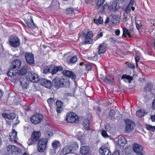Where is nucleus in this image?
I'll use <instances>...</instances> for the list:
<instances>
[{"instance_id": "obj_1", "label": "nucleus", "mask_w": 155, "mask_h": 155, "mask_svg": "<svg viewBox=\"0 0 155 155\" xmlns=\"http://www.w3.org/2000/svg\"><path fill=\"white\" fill-rule=\"evenodd\" d=\"M41 136L40 131L34 132L31 136V137L28 141V144L29 145L35 144Z\"/></svg>"}, {"instance_id": "obj_27", "label": "nucleus", "mask_w": 155, "mask_h": 155, "mask_svg": "<svg viewBox=\"0 0 155 155\" xmlns=\"http://www.w3.org/2000/svg\"><path fill=\"white\" fill-rule=\"evenodd\" d=\"M106 50V46L105 43L100 44L99 47L98 53L100 54L104 53Z\"/></svg>"}, {"instance_id": "obj_24", "label": "nucleus", "mask_w": 155, "mask_h": 155, "mask_svg": "<svg viewBox=\"0 0 155 155\" xmlns=\"http://www.w3.org/2000/svg\"><path fill=\"white\" fill-rule=\"evenodd\" d=\"M71 149L70 146H66L61 151V154H62V155H66L69 153H72V150Z\"/></svg>"}, {"instance_id": "obj_45", "label": "nucleus", "mask_w": 155, "mask_h": 155, "mask_svg": "<svg viewBox=\"0 0 155 155\" xmlns=\"http://www.w3.org/2000/svg\"><path fill=\"white\" fill-rule=\"evenodd\" d=\"M136 28L139 31V30L142 27V25L140 21H138L135 23Z\"/></svg>"}, {"instance_id": "obj_60", "label": "nucleus", "mask_w": 155, "mask_h": 155, "mask_svg": "<svg viewBox=\"0 0 155 155\" xmlns=\"http://www.w3.org/2000/svg\"><path fill=\"white\" fill-rule=\"evenodd\" d=\"M152 107L153 110H155V98L153 99L152 102Z\"/></svg>"}, {"instance_id": "obj_37", "label": "nucleus", "mask_w": 155, "mask_h": 155, "mask_svg": "<svg viewBox=\"0 0 155 155\" xmlns=\"http://www.w3.org/2000/svg\"><path fill=\"white\" fill-rule=\"evenodd\" d=\"M90 121L89 120H84L83 121L84 127L87 130H90L89 128Z\"/></svg>"}, {"instance_id": "obj_25", "label": "nucleus", "mask_w": 155, "mask_h": 155, "mask_svg": "<svg viewBox=\"0 0 155 155\" xmlns=\"http://www.w3.org/2000/svg\"><path fill=\"white\" fill-rule=\"evenodd\" d=\"M61 87H68L70 85V82L68 79L67 78H61Z\"/></svg>"}, {"instance_id": "obj_64", "label": "nucleus", "mask_w": 155, "mask_h": 155, "mask_svg": "<svg viewBox=\"0 0 155 155\" xmlns=\"http://www.w3.org/2000/svg\"><path fill=\"white\" fill-rule=\"evenodd\" d=\"M18 117L17 118L16 121L13 124L14 125L18 124L20 122L19 120L18 119Z\"/></svg>"}, {"instance_id": "obj_29", "label": "nucleus", "mask_w": 155, "mask_h": 155, "mask_svg": "<svg viewBox=\"0 0 155 155\" xmlns=\"http://www.w3.org/2000/svg\"><path fill=\"white\" fill-rule=\"evenodd\" d=\"M134 0H130V2L125 9V11L126 13L128 14L130 12L132 6H133L134 4Z\"/></svg>"}, {"instance_id": "obj_31", "label": "nucleus", "mask_w": 155, "mask_h": 155, "mask_svg": "<svg viewBox=\"0 0 155 155\" xmlns=\"http://www.w3.org/2000/svg\"><path fill=\"white\" fill-rule=\"evenodd\" d=\"M78 61V58L76 55H74L70 59L67 61L68 64L71 65L75 64Z\"/></svg>"}, {"instance_id": "obj_39", "label": "nucleus", "mask_w": 155, "mask_h": 155, "mask_svg": "<svg viewBox=\"0 0 155 155\" xmlns=\"http://www.w3.org/2000/svg\"><path fill=\"white\" fill-rule=\"evenodd\" d=\"M34 73L31 72H27L26 74L25 78L27 80L32 82V77L33 76Z\"/></svg>"}, {"instance_id": "obj_3", "label": "nucleus", "mask_w": 155, "mask_h": 155, "mask_svg": "<svg viewBox=\"0 0 155 155\" xmlns=\"http://www.w3.org/2000/svg\"><path fill=\"white\" fill-rule=\"evenodd\" d=\"M48 142L47 138H41L38 140L37 149L38 151L42 152L46 149V144Z\"/></svg>"}, {"instance_id": "obj_59", "label": "nucleus", "mask_w": 155, "mask_h": 155, "mask_svg": "<svg viewBox=\"0 0 155 155\" xmlns=\"http://www.w3.org/2000/svg\"><path fill=\"white\" fill-rule=\"evenodd\" d=\"M104 8L105 10V9H110V5L109 6V5L107 3H105L104 6Z\"/></svg>"}, {"instance_id": "obj_57", "label": "nucleus", "mask_w": 155, "mask_h": 155, "mask_svg": "<svg viewBox=\"0 0 155 155\" xmlns=\"http://www.w3.org/2000/svg\"><path fill=\"white\" fill-rule=\"evenodd\" d=\"M110 126L109 124H106L105 126V128L106 130L107 131H109L110 130Z\"/></svg>"}, {"instance_id": "obj_23", "label": "nucleus", "mask_w": 155, "mask_h": 155, "mask_svg": "<svg viewBox=\"0 0 155 155\" xmlns=\"http://www.w3.org/2000/svg\"><path fill=\"white\" fill-rule=\"evenodd\" d=\"M17 73H18V70H17L11 67L10 68L8 71L7 74L9 77H13L16 75Z\"/></svg>"}, {"instance_id": "obj_52", "label": "nucleus", "mask_w": 155, "mask_h": 155, "mask_svg": "<svg viewBox=\"0 0 155 155\" xmlns=\"http://www.w3.org/2000/svg\"><path fill=\"white\" fill-rule=\"evenodd\" d=\"M85 68L87 71H89L91 69V66L89 64L84 65Z\"/></svg>"}, {"instance_id": "obj_7", "label": "nucleus", "mask_w": 155, "mask_h": 155, "mask_svg": "<svg viewBox=\"0 0 155 155\" xmlns=\"http://www.w3.org/2000/svg\"><path fill=\"white\" fill-rule=\"evenodd\" d=\"M125 123L126 126L125 132L127 133H129L134 129V127L135 126V124L129 119H126Z\"/></svg>"}, {"instance_id": "obj_15", "label": "nucleus", "mask_w": 155, "mask_h": 155, "mask_svg": "<svg viewBox=\"0 0 155 155\" xmlns=\"http://www.w3.org/2000/svg\"><path fill=\"white\" fill-rule=\"evenodd\" d=\"M123 34L122 36L123 38L126 37L127 35H128L129 37L130 38L132 37V35L134 34V32L132 29H130L129 30L126 28H123Z\"/></svg>"}, {"instance_id": "obj_16", "label": "nucleus", "mask_w": 155, "mask_h": 155, "mask_svg": "<svg viewBox=\"0 0 155 155\" xmlns=\"http://www.w3.org/2000/svg\"><path fill=\"white\" fill-rule=\"evenodd\" d=\"M21 64V62L20 60L16 59L12 61L11 67L17 70L20 67Z\"/></svg>"}, {"instance_id": "obj_36", "label": "nucleus", "mask_w": 155, "mask_h": 155, "mask_svg": "<svg viewBox=\"0 0 155 155\" xmlns=\"http://www.w3.org/2000/svg\"><path fill=\"white\" fill-rule=\"evenodd\" d=\"M153 85L150 82L147 83L146 86L144 88V91H151L153 87Z\"/></svg>"}, {"instance_id": "obj_56", "label": "nucleus", "mask_w": 155, "mask_h": 155, "mask_svg": "<svg viewBox=\"0 0 155 155\" xmlns=\"http://www.w3.org/2000/svg\"><path fill=\"white\" fill-rule=\"evenodd\" d=\"M136 115L138 117H140L142 116V114L140 111L138 110L136 112Z\"/></svg>"}, {"instance_id": "obj_40", "label": "nucleus", "mask_w": 155, "mask_h": 155, "mask_svg": "<svg viewBox=\"0 0 155 155\" xmlns=\"http://www.w3.org/2000/svg\"><path fill=\"white\" fill-rule=\"evenodd\" d=\"M32 80V82L33 83H37L39 81H40V80L38 75L35 73H34Z\"/></svg>"}, {"instance_id": "obj_22", "label": "nucleus", "mask_w": 155, "mask_h": 155, "mask_svg": "<svg viewBox=\"0 0 155 155\" xmlns=\"http://www.w3.org/2000/svg\"><path fill=\"white\" fill-rule=\"evenodd\" d=\"M133 78L132 76L127 75L126 74H123L121 77V79L126 83L128 82L130 83L133 80Z\"/></svg>"}, {"instance_id": "obj_9", "label": "nucleus", "mask_w": 155, "mask_h": 155, "mask_svg": "<svg viewBox=\"0 0 155 155\" xmlns=\"http://www.w3.org/2000/svg\"><path fill=\"white\" fill-rule=\"evenodd\" d=\"M26 62L30 65L34 64L35 61L33 54L31 52H26L25 54Z\"/></svg>"}, {"instance_id": "obj_48", "label": "nucleus", "mask_w": 155, "mask_h": 155, "mask_svg": "<svg viewBox=\"0 0 155 155\" xmlns=\"http://www.w3.org/2000/svg\"><path fill=\"white\" fill-rule=\"evenodd\" d=\"M16 117L15 114L14 113H11L8 114V119L13 120Z\"/></svg>"}, {"instance_id": "obj_2", "label": "nucleus", "mask_w": 155, "mask_h": 155, "mask_svg": "<svg viewBox=\"0 0 155 155\" xmlns=\"http://www.w3.org/2000/svg\"><path fill=\"white\" fill-rule=\"evenodd\" d=\"M9 45L12 47L16 48L20 45V39L17 37L11 36L8 39Z\"/></svg>"}, {"instance_id": "obj_5", "label": "nucleus", "mask_w": 155, "mask_h": 155, "mask_svg": "<svg viewBox=\"0 0 155 155\" xmlns=\"http://www.w3.org/2000/svg\"><path fill=\"white\" fill-rule=\"evenodd\" d=\"M66 120L68 123H75L78 120V116L73 112H71L66 115Z\"/></svg>"}, {"instance_id": "obj_46", "label": "nucleus", "mask_w": 155, "mask_h": 155, "mask_svg": "<svg viewBox=\"0 0 155 155\" xmlns=\"http://www.w3.org/2000/svg\"><path fill=\"white\" fill-rule=\"evenodd\" d=\"M135 61H140V53L139 51H135Z\"/></svg>"}, {"instance_id": "obj_26", "label": "nucleus", "mask_w": 155, "mask_h": 155, "mask_svg": "<svg viewBox=\"0 0 155 155\" xmlns=\"http://www.w3.org/2000/svg\"><path fill=\"white\" fill-rule=\"evenodd\" d=\"M26 23L28 27L31 29H33L36 27L35 24L32 18H31L30 19L27 20Z\"/></svg>"}, {"instance_id": "obj_19", "label": "nucleus", "mask_w": 155, "mask_h": 155, "mask_svg": "<svg viewBox=\"0 0 155 155\" xmlns=\"http://www.w3.org/2000/svg\"><path fill=\"white\" fill-rule=\"evenodd\" d=\"M80 153L83 155H90V152L89 147L86 146H83L80 148Z\"/></svg>"}, {"instance_id": "obj_42", "label": "nucleus", "mask_w": 155, "mask_h": 155, "mask_svg": "<svg viewBox=\"0 0 155 155\" xmlns=\"http://www.w3.org/2000/svg\"><path fill=\"white\" fill-rule=\"evenodd\" d=\"M146 126L147 130L149 131L154 132L155 131V126H152L150 124H147Z\"/></svg>"}, {"instance_id": "obj_41", "label": "nucleus", "mask_w": 155, "mask_h": 155, "mask_svg": "<svg viewBox=\"0 0 155 155\" xmlns=\"http://www.w3.org/2000/svg\"><path fill=\"white\" fill-rule=\"evenodd\" d=\"M75 9L74 8H69L66 9V14L68 15H72Z\"/></svg>"}, {"instance_id": "obj_8", "label": "nucleus", "mask_w": 155, "mask_h": 155, "mask_svg": "<svg viewBox=\"0 0 155 155\" xmlns=\"http://www.w3.org/2000/svg\"><path fill=\"white\" fill-rule=\"evenodd\" d=\"M7 149L8 152V154H17L21 151V150L19 148L16 147L14 145H10L8 146Z\"/></svg>"}, {"instance_id": "obj_18", "label": "nucleus", "mask_w": 155, "mask_h": 155, "mask_svg": "<svg viewBox=\"0 0 155 155\" xmlns=\"http://www.w3.org/2000/svg\"><path fill=\"white\" fill-rule=\"evenodd\" d=\"M99 152L102 155H110L111 152L110 150L105 146H102L99 150Z\"/></svg>"}, {"instance_id": "obj_58", "label": "nucleus", "mask_w": 155, "mask_h": 155, "mask_svg": "<svg viewBox=\"0 0 155 155\" xmlns=\"http://www.w3.org/2000/svg\"><path fill=\"white\" fill-rule=\"evenodd\" d=\"M92 59L94 61H97L98 59L97 55L95 54L94 56H92Z\"/></svg>"}, {"instance_id": "obj_12", "label": "nucleus", "mask_w": 155, "mask_h": 155, "mask_svg": "<svg viewBox=\"0 0 155 155\" xmlns=\"http://www.w3.org/2000/svg\"><path fill=\"white\" fill-rule=\"evenodd\" d=\"M17 132L15 131V130L13 129L12 132L9 134V140L12 143H16L17 142L18 138L17 137Z\"/></svg>"}, {"instance_id": "obj_30", "label": "nucleus", "mask_w": 155, "mask_h": 155, "mask_svg": "<svg viewBox=\"0 0 155 155\" xmlns=\"http://www.w3.org/2000/svg\"><path fill=\"white\" fill-rule=\"evenodd\" d=\"M127 143V141L124 136H121L119 137L118 143L120 146L124 147Z\"/></svg>"}, {"instance_id": "obj_21", "label": "nucleus", "mask_w": 155, "mask_h": 155, "mask_svg": "<svg viewBox=\"0 0 155 155\" xmlns=\"http://www.w3.org/2000/svg\"><path fill=\"white\" fill-rule=\"evenodd\" d=\"M57 112L58 113H61L63 110V103L60 100H57L56 102Z\"/></svg>"}, {"instance_id": "obj_38", "label": "nucleus", "mask_w": 155, "mask_h": 155, "mask_svg": "<svg viewBox=\"0 0 155 155\" xmlns=\"http://www.w3.org/2000/svg\"><path fill=\"white\" fill-rule=\"evenodd\" d=\"M45 137H47V138L49 139L53 135V133L51 130L49 129L45 132Z\"/></svg>"}, {"instance_id": "obj_14", "label": "nucleus", "mask_w": 155, "mask_h": 155, "mask_svg": "<svg viewBox=\"0 0 155 155\" xmlns=\"http://www.w3.org/2000/svg\"><path fill=\"white\" fill-rule=\"evenodd\" d=\"M63 74L65 76L75 80L76 78V75L72 71L69 70H64L62 71Z\"/></svg>"}, {"instance_id": "obj_51", "label": "nucleus", "mask_w": 155, "mask_h": 155, "mask_svg": "<svg viewBox=\"0 0 155 155\" xmlns=\"http://www.w3.org/2000/svg\"><path fill=\"white\" fill-rule=\"evenodd\" d=\"M96 113L98 115L101 114V108L98 106L96 107Z\"/></svg>"}, {"instance_id": "obj_62", "label": "nucleus", "mask_w": 155, "mask_h": 155, "mask_svg": "<svg viewBox=\"0 0 155 155\" xmlns=\"http://www.w3.org/2000/svg\"><path fill=\"white\" fill-rule=\"evenodd\" d=\"M8 114L6 113H4L2 114V116L4 118H8Z\"/></svg>"}, {"instance_id": "obj_20", "label": "nucleus", "mask_w": 155, "mask_h": 155, "mask_svg": "<svg viewBox=\"0 0 155 155\" xmlns=\"http://www.w3.org/2000/svg\"><path fill=\"white\" fill-rule=\"evenodd\" d=\"M101 79L102 80L103 82L107 84H112L114 81V78L111 77L110 76L106 75L105 76H103Z\"/></svg>"}, {"instance_id": "obj_11", "label": "nucleus", "mask_w": 155, "mask_h": 155, "mask_svg": "<svg viewBox=\"0 0 155 155\" xmlns=\"http://www.w3.org/2000/svg\"><path fill=\"white\" fill-rule=\"evenodd\" d=\"M61 78L57 77L52 80V86L58 89L61 87Z\"/></svg>"}, {"instance_id": "obj_17", "label": "nucleus", "mask_w": 155, "mask_h": 155, "mask_svg": "<svg viewBox=\"0 0 155 155\" xmlns=\"http://www.w3.org/2000/svg\"><path fill=\"white\" fill-rule=\"evenodd\" d=\"M133 150L134 152L138 154L142 153L143 150L142 147L140 144L137 143H134L133 145Z\"/></svg>"}, {"instance_id": "obj_10", "label": "nucleus", "mask_w": 155, "mask_h": 155, "mask_svg": "<svg viewBox=\"0 0 155 155\" xmlns=\"http://www.w3.org/2000/svg\"><path fill=\"white\" fill-rule=\"evenodd\" d=\"M50 66V73L52 75L55 74L59 71H62L63 68L61 66H55L54 65H51Z\"/></svg>"}, {"instance_id": "obj_43", "label": "nucleus", "mask_w": 155, "mask_h": 155, "mask_svg": "<svg viewBox=\"0 0 155 155\" xmlns=\"http://www.w3.org/2000/svg\"><path fill=\"white\" fill-rule=\"evenodd\" d=\"M94 22L97 25H99L103 23V19L101 17H99L98 19H94Z\"/></svg>"}, {"instance_id": "obj_28", "label": "nucleus", "mask_w": 155, "mask_h": 155, "mask_svg": "<svg viewBox=\"0 0 155 155\" xmlns=\"http://www.w3.org/2000/svg\"><path fill=\"white\" fill-rule=\"evenodd\" d=\"M118 7L116 2L114 1L111 2L110 5V10L112 11H117L118 9Z\"/></svg>"}, {"instance_id": "obj_35", "label": "nucleus", "mask_w": 155, "mask_h": 155, "mask_svg": "<svg viewBox=\"0 0 155 155\" xmlns=\"http://www.w3.org/2000/svg\"><path fill=\"white\" fill-rule=\"evenodd\" d=\"M51 145L53 148L56 149L60 146L61 143L59 141L55 140L52 143Z\"/></svg>"}, {"instance_id": "obj_13", "label": "nucleus", "mask_w": 155, "mask_h": 155, "mask_svg": "<svg viewBox=\"0 0 155 155\" xmlns=\"http://www.w3.org/2000/svg\"><path fill=\"white\" fill-rule=\"evenodd\" d=\"M40 83L41 85L48 88H51L52 86L51 81L44 78L40 79Z\"/></svg>"}, {"instance_id": "obj_34", "label": "nucleus", "mask_w": 155, "mask_h": 155, "mask_svg": "<svg viewBox=\"0 0 155 155\" xmlns=\"http://www.w3.org/2000/svg\"><path fill=\"white\" fill-rule=\"evenodd\" d=\"M28 69V67L27 66H25L22 68L19 71V74L21 75L25 74V77H26V74Z\"/></svg>"}, {"instance_id": "obj_4", "label": "nucleus", "mask_w": 155, "mask_h": 155, "mask_svg": "<svg viewBox=\"0 0 155 155\" xmlns=\"http://www.w3.org/2000/svg\"><path fill=\"white\" fill-rule=\"evenodd\" d=\"M82 34L84 37L85 44H91L92 42L93 34L92 32L90 31L86 32L85 30H83L82 32Z\"/></svg>"}, {"instance_id": "obj_54", "label": "nucleus", "mask_w": 155, "mask_h": 155, "mask_svg": "<svg viewBox=\"0 0 155 155\" xmlns=\"http://www.w3.org/2000/svg\"><path fill=\"white\" fill-rule=\"evenodd\" d=\"M112 155H120V151L118 150H116L112 153Z\"/></svg>"}, {"instance_id": "obj_33", "label": "nucleus", "mask_w": 155, "mask_h": 155, "mask_svg": "<svg viewBox=\"0 0 155 155\" xmlns=\"http://www.w3.org/2000/svg\"><path fill=\"white\" fill-rule=\"evenodd\" d=\"M20 82L21 86L22 88L24 89H26L28 87L29 82L28 81L26 80V81H22L21 80L20 81Z\"/></svg>"}, {"instance_id": "obj_63", "label": "nucleus", "mask_w": 155, "mask_h": 155, "mask_svg": "<svg viewBox=\"0 0 155 155\" xmlns=\"http://www.w3.org/2000/svg\"><path fill=\"white\" fill-rule=\"evenodd\" d=\"M151 119L152 120V121L153 122L155 121V114H154V115H151Z\"/></svg>"}, {"instance_id": "obj_32", "label": "nucleus", "mask_w": 155, "mask_h": 155, "mask_svg": "<svg viewBox=\"0 0 155 155\" xmlns=\"http://www.w3.org/2000/svg\"><path fill=\"white\" fill-rule=\"evenodd\" d=\"M72 153H74L78 149V146L76 142H74L70 146Z\"/></svg>"}, {"instance_id": "obj_55", "label": "nucleus", "mask_w": 155, "mask_h": 155, "mask_svg": "<svg viewBox=\"0 0 155 155\" xmlns=\"http://www.w3.org/2000/svg\"><path fill=\"white\" fill-rule=\"evenodd\" d=\"M47 102L49 105H51L53 103V99L52 98H49Z\"/></svg>"}, {"instance_id": "obj_6", "label": "nucleus", "mask_w": 155, "mask_h": 155, "mask_svg": "<svg viewBox=\"0 0 155 155\" xmlns=\"http://www.w3.org/2000/svg\"><path fill=\"white\" fill-rule=\"evenodd\" d=\"M43 117L42 114H37L32 116L30 118V120L32 124H37L41 122Z\"/></svg>"}, {"instance_id": "obj_47", "label": "nucleus", "mask_w": 155, "mask_h": 155, "mask_svg": "<svg viewBox=\"0 0 155 155\" xmlns=\"http://www.w3.org/2000/svg\"><path fill=\"white\" fill-rule=\"evenodd\" d=\"M101 134L105 138H108L109 137L107 134V131L104 130H103L102 131Z\"/></svg>"}, {"instance_id": "obj_49", "label": "nucleus", "mask_w": 155, "mask_h": 155, "mask_svg": "<svg viewBox=\"0 0 155 155\" xmlns=\"http://www.w3.org/2000/svg\"><path fill=\"white\" fill-rule=\"evenodd\" d=\"M103 34L102 32H98L97 36H95L94 38L95 41H96L99 38L102 37L103 36Z\"/></svg>"}, {"instance_id": "obj_53", "label": "nucleus", "mask_w": 155, "mask_h": 155, "mask_svg": "<svg viewBox=\"0 0 155 155\" xmlns=\"http://www.w3.org/2000/svg\"><path fill=\"white\" fill-rule=\"evenodd\" d=\"M127 65L128 67L132 69H134L135 68V65L132 64L128 63L127 64Z\"/></svg>"}, {"instance_id": "obj_44", "label": "nucleus", "mask_w": 155, "mask_h": 155, "mask_svg": "<svg viewBox=\"0 0 155 155\" xmlns=\"http://www.w3.org/2000/svg\"><path fill=\"white\" fill-rule=\"evenodd\" d=\"M50 66H45L43 70V73L44 74H47L49 72H50Z\"/></svg>"}, {"instance_id": "obj_61", "label": "nucleus", "mask_w": 155, "mask_h": 155, "mask_svg": "<svg viewBox=\"0 0 155 155\" xmlns=\"http://www.w3.org/2000/svg\"><path fill=\"white\" fill-rule=\"evenodd\" d=\"M120 33V30L118 29H117L115 31V34L117 36H119Z\"/></svg>"}, {"instance_id": "obj_50", "label": "nucleus", "mask_w": 155, "mask_h": 155, "mask_svg": "<svg viewBox=\"0 0 155 155\" xmlns=\"http://www.w3.org/2000/svg\"><path fill=\"white\" fill-rule=\"evenodd\" d=\"M115 112L114 110L110 109L109 114V116L111 118L115 117Z\"/></svg>"}]
</instances>
